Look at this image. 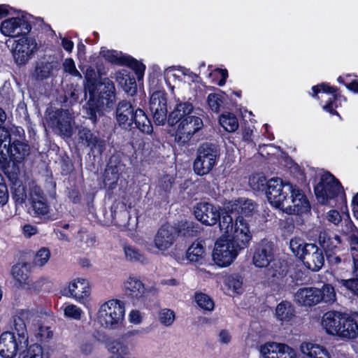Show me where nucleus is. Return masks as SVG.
<instances>
[{"mask_svg": "<svg viewBox=\"0 0 358 358\" xmlns=\"http://www.w3.org/2000/svg\"><path fill=\"white\" fill-rule=\"evenodd\" d=\"M25 158L19 161L10 160L4 168L0 163V168L7 176L10 182L11 197L16 207L27 205L29 202L28 213L33 217L49 219L50 206L43 191L34 182L22 181L18 178V172L10 171V164L18 171V164Z\"/></svg>", "mask_w": 358, "mask_h": 358, "instance_id": "obj_1", "label": "nucleus"}, {"mask_svg": "<svg viewBox=\"0 0 358 358\" xmlns=\"http://www.w3.org/2000/svg\"><path fill=\"white\" fill-rule=\"evenodd\" d=\"M255 208V203L248 199H238L223 207L205 201L196 203L194 215L201 224H248Z\"/></svg>", "mask_w": 358, "mask_h": 358, "instance_id": "obj_2", "label": "nucleus"}, {"mask_svg": "<svg viewBox=\"0 0 358 358\" xmlns=\"http://www.w3.org/2000/svg\"><path fill=\"white\" fill-rule=\"evenodd\" d=\"M85 92L89 94V100L86 103L87 117L93 124H96L98 117L103 115V106L112 108L115 101V87L114 83L108 78L100 79L86 78Z\"/></svg>", "mask_w": 358, "mask_h": 358, "instance_id": "obj_3", "label": "nucleus"}, {"mask_svg": "<svg viewBox=\"0 0 358 358\" xmlns=\"http://www.w3.org/2000/svg\"><path fill=\"white\" fill-rule=\"evenodd\" d=\"M6 120L5 111L0 108V124ZM29 145L25 141L24 129L0 125V163L3 168L10 160L19 161L29 155Z\"/></svg>", "mask_w": 358, "mask_h": 358, "instance_id": "obj_4", "label": "nucleus"}, {"mask_svg": "<svg viewBox=\"0 0 358 358\" xmlns=\"http://www.w3.org/2000/svg\"><path fill=\"white\" fill-rule=\"evenodd\" d=\"M193 110L194 106L190 101L178 100L173 110L169 115V124L174 125L180 122L176 135V140L178 143L182 145L187 143L192 136L203 127L201 118L190 115Z\"/></svg>", "mask_w": 358, "mask_h": 358, "instance_id": "obj_5", "label": "nucleus"}, {"mask_svg": "<svg viewBox=\"0 0 358 358\" xmlns=\"http://www.w3.org/2000/svg\"><path fill=\"white\" fill-rule=\"evenodd\" d=\"M252 262L256 267L265 268L264 279L269 284L278 283L287 273V266L274 259V245L264 239L256 248Z\"/></svg>", "mask_w": 358, "mask_h": 358, "instance_id": "obj_6", "label": "nucleus"}, {"mask_svg": "<svg viewBox=\"0 0 358 358\" xmlns=\"http://www.w3.org/2000/svg\"><path fill=\"white\" fill-rule=\"evenodd\" d=\"M116 120L123 129H131L133 124L141 131L150 134L152 131L151 121L145 111L127 100L120 101L115 110Z\"/></svg>", "mask_w": 358, "mask_h": 358, "instance_id": "obj_7", "label": "nucleus"}, {"mask_svg": "<svg viewBox=\"0 0 358 358\" xmlns=\"http://www.w3.org/2000/svg\"><path fill=\"white\" fill-rule=\"evenodd\" d=\"M322 326L328 334L345 338H355L358 336V324L350 316L338 311L326 313L322 320Z\"/></svg>", "mask_w": 358, "mask_h": 358, "instance_id": "obj_8", "label": "nucleus"}, {"mask_svg": "<svg viewBox=\"0 0 358 358\" xmlns=\"http://www.w3.org/2000/svg\"><path fill=\"white\" fill-rule=\"evenodd\" d=\"M314 193L318 202L322 205L338 197L342 202L347 203L346 194L342 184L329 171L321 176L319 182L314 187Z\"/></svg>", "mask_w": 358, "mask_h": 358, "instance_id": "obj_9", "label": "nucleus"}, {"mask_svg": "<svg viewBox=\"0 0 358 358\" xmlns=\"http://www.w3.org/2000/svg\"><path fill=\"white\" fill-rule=\"evenodd\" d=\"M220 157V148L213 143L205 142L199 145L193 162L194 172L200 176L209 173L216 166Z\"/></svg>", "mask_w": 358, "mask_h": 358, "instance_id": "obj_10", "label": "nucleus"}, {"mask_svg": "<svg viewBox=\"0 0 358 358\" xmlns=\"http://www.w3.org/2000/svg\"><path fill=\"white\" fill-rule=\"evenodd\" d=\"M124 316V308L117 299H111L102 303L96 314L98 323L103 328L115 329L122 322Z\"/></svg>", "mask_w": 358, "mask_h": 358, "instance_id": "obj_11", "label": "nucleus"}, {"mask_svg": "<svg viewBox=\"0 0 358 358\" xmlns=\"http://www.w3.org/2000/svg\"><path fill=\"white\" fill-rule=\"evenodd\" d=\"M45 120L48 127L59 136L71 138L73 134L74 117L68 109H47Z\"/></svg>", "mask_w": 358, "mask_h": 358, "instance_id": "obj_12", "label": "nucleus"}, {"mask_svg": "<svg viewBox=\"0 0 358 358\" xmlns=\"http://www.w3.org/2000/svg\"><path fill=\"white\" fill-rule=\"evenodd\" d=\"M20 16L12 17L1 22L0 32L9 37H20L22 36H28L31 31V19L34 17L24 11L17 10Z\"/></svg>", "mask_w": 358, "mask_h": 358, "instance_id": "obj_13", "label": "nucleus"}, {"mask_svg": "<svg viewBox=\"0 0 358 358\" xmlns=\"http://www.w3.org/2000/svg\"><path fill=\"white\" fill-rule=\"evenodd\" d=\"M100 55L111 64L129 67L136 74L138 82L143 80L146 66L132 56L115 50H106L105 48H101Z\"/></svg>", "mask_w": 358, "mask_h": 358, "instance_id": "obj_14", "label": "nucleus"}, {"mask_svg": "<svg viewBox=\"0 0 358 358\" xmlns=\"http://www.w3.org/2000/svg\"><path fill=\"white\" fill-rule=\"evenodd\" d=\"M240 251L234 243L222 235L215 243L213 260L216 265L227 267L236 259Z\"/></svg>", "mask_w": 358, "mask_h": 358, "instance_id": "obj_15", "label": "nucleus"}, {"mask_svg": "<svg viewBox=\"0 0 358 358\" xmlns=\"http://www.w3.org/2000/svg\"><path fill=\"white\" fill-rule=\"evenodd\" d=\"M291 189V182H283L279 178H273L266 182V197L272 206L278 208H282L284 202L287 201L289 192Z\"/></svg>", "mask_w": 358, "mask_h": 358, "instance_id": "obj_16", "label": "nucleus"}, {"mask_svg": "<svg viewBox=\"0 0 358 358\" xmlns=\"http://www.w3.org/2000/svg\"><path fill=\"white\" fill-rule=\"evenodd\" d=\"M220 230L224 231V235L230 240L240 250L249 245L252 238V234L248 225H219Z\"/></svg>", "mask_w": 358, "mask_h": 358, "instance_id": "obj_17", "label": "nucleus"}, {"mask_svg": "<svg viewBox=\"0 0 358 358\" xmlns=\"http://www.w3.org/2000/svg\"><path fill=\"white\" fill-rule=\"evenodd\" d=\"M149 108L157 125H164L168 120L167 94L164 91L154 92L150 98Z\"/></svg>", "mask_w": 358, "mask_h": 358, "instance_id": "obj_18", "label": "nucleus"}, {"mask_svg": "<svg viewBox=\"0 0 358 358\" xmlns=\"http://www.w3.org/2000/svg\"><path fill=\"white\" fill-rule=\"evenodd\" d=\"M124 167L118 157L113 155L109 158L103 173V183L108 191L113 192L117 187Z\"/></svg>", "mask_w": 358, "mask_h": 358, "instance_id": "obj_19", "label": "nucleus"}, {"mask_svg": "<svg viewBox=\"0 0 358 358\" xmlns=\"http://www.w3.org/2000/svg\"><path fill=\"white\" fill-rule=\"evenodd\" d=\"M175 225H162L155 235L153 243L161 252H164L172 247L176 240Z\"/></svg>", "mask_w": 358, "mask_h": 358, "instance_id": "obj_20", "label": "nucleus"}, {"mask_svg": "<svg viewBox=\"0 0 358 358\" xmlns=\"http://www.w3.org/2000/svg\"><path fill=\"white\" fill-rule=\"evenodd\" d=\"M126 294L136 306L144 305L145 288L143 283L136 277L129 276L124 282Z\"/></svg>", "mask_w": 358, "mask_h": 358, "instance_id": "obj_21", "label": "nucleus"}, {"mask_svg": "<svg viewBox=\"0 0 358 358\" xmlns=\"http://www.w3.org/2000/svg\"><path fill=\"white\" fill-rule=\"evenodd\" d=\"M25 346L13 333L7 331L0 336V355L3 358H13L17 351Z\"/></svg>", "mask_w": 358, "mask_h": 358, "instance_id": "obj_22", "label": "nucleus"}, {"mask_svg": "<svg viewBox=\"0 0 358 358\" xmlns=\"http://www.w3.org/2000/svg\"><path fill=\"white\" fill-rule=\"evenodd\" d=\"M35 317V313L29 310H22L14 317V330L17 334L19 339H20V342L24 343V345H27L28 344L27 324Z\"/></svg>", "mask_w": 358, "mask_h": 358, "instance_id": "obj_23", "label": "nucleus"}, {"mask_svg": "<svg viewBox=\"0 0 358 358\" xmlns=\"http://www.w3.org/2000/svg\"><path fill=\"white\" fill-rule=\"evenodd\" d=\"M143 80V79L138 82V79L135 78L134 73L126 69H120L115 73V81L118 86L130 96L136 94L137 83L140 84Z\"/></svg>", "mask_w": 358, "mask_h": 358, "instance_id": "obj_24", "label": "nucleus"}, {"mask_svg": "<svg viewBox=\"0 0 358 358\" xmlns=\"http://www.w3.org/2000/svg\"><path fill=\"white\" fill-rule=\"evenodd\" d=\"M305 249V255L301 259L306 266L313 271H319L324 263L322 252L315 244L308 245Z\"/></svg>", "mask_w": 358, "mask_h": 358, "instance_id": "obj_25", "label": "nucleus"}, {"mask_svg": "<svg viewBox=\"0 0 358 358\" xmlns=\"http://www.w3.org/2000/svg\"><path fill=\"white\" fill-rule=\"evenodd\" d=\"M295 301L301 306H313L321 302L320 289L315 287L300 288L294 294Z\"/></svg>", "mask_w": 358, "mask_h": 358, "instance_id": "obj_26", "label": "nucleus"}, {"mask_svg": "<svg viewBox=\"0 0 358 358\" xmlns=\"http://www.w3.org/2000/svg\"><path fill=\"white\" fill-rule=\"evenodd\" d=\"M90 294V287L87 280L83 278H77L69 283L68 294L76 301H80L86 299Z\"/></svg>", "mask_w": 358, "mask_h": 358, "instance_id": "obj_27", "label": "nucleus"}, {"mask_svg": "<svg viewBox=\"0 0 358 358\" xmlns=\"http://www.w3.org/2000/svg\"><path fill=\"white\" fill-rule=\"evenodd\" d=\"M31 265L27 262H20L13 266L11 268V275L13 278L19 283L20 286L25 288L30 280Z\"/></svg>", "mask_w": 358, "mask_h": 358, "instance_id": "obj_28", "label": "nucleus"}, {"mask_svg": "<svg viewBox=\"0 0 358 358\" xmlns=\"http://www.w3.org/2000/svg\"><path fill=\"white\" fill-rule=\"evenodd\" d=\"M209 90H213L215 92L210 93L208 95L206 99L207 105L212 112L219 113L226 99L228 98V95L219 88L210 87Z\"/></svg>", "mask_w": 358, "mask_h": 358, "instance_id": "obj_29", "label": "nucleus"}, {"mask_svg": "<svg viewBox=\"0 0 358 358\" xmlns=\"http://www.w3.org/2000/svg\"><path fill=\"white\" fill-rule=\"evenodd\" d=\"M300 350L309 358H331L327 350L318 344L304 342L301 344Z\"/></svg>", "mask_w": 358, "mask_h": 358, "instance_id": "obj_30", "label": "nucleus"}, {"mask_svg": "<svg viewBox=\"0 0 358 358\" xmlns=\"http://www.w3.org/2000/svg\"><path fill=\"white\" fill-rule=\"evenodd\" d=\"M290 199L294 208H297V211H302V208L306 210L310 208L309 201L303 191L296 185L292 184V189L289 192L287 200Z\"/></svg>", "mask_w": 358, "mask_h": 358, "instance_id": "obj_31", "label": "nucleus"}, {"mask_svg": "<svg viewBox=\"0 0 358 358\" xmlns=\"http://www.w3.org/2000/svg\"><path fill=\"white\" fill-rule=\"evenodd\" d=\"M346 101L347 98L341 94V91H337L336 93L332 94V97L328 99L326 103L322 106V109L331 115H336L341 119V116L336 109L341 107L342 101Z\"/></svg>", "mask_w": 358, "mask_h": 358, "instance_id": "obj_32", "label": "nucleus"}, {"mask_svg": "<svg viewBox=\"0 0 358 358\" xmlns=\"http://www.w3.org/2000/svg\"><path fill=\"white\" fill-rule=\"evenodd\" d=\"M206 256L205 244L201 241L194 242L187 249V259L192 262H199Z\"/></svg>", "mask_w": 358, "mask_h": 358, "instance_id": "obj_33", "label": "nucleus"}, {"mask_svg": "<svg viewBox=\"0 0 358 358\" xmlns=\"http://www.w3.org/2000/svg\"><path fill=\"white\" fill-rule=\"evenodd\" d=\"M319 243L326 251V254L332 253L336 249L338 244L341 243V239L338 236H331L326 231H322L319 236Z\"/></svg>", "mask_w": 358, "mask_h": 358, "instance_id": "obj_34", "label": "nucleus"}, {"mask_svg": "<svg viewBox=\"0 0 358 358\" xmlns=\"http://www.w3.org/2000/svg\"><path fill=\"white\" fill-rule=\"evenodd\" d=\"M176 238L183 240L196 237L201 234L202 229L199 225H175Z\"/></svg>", "mask_w": 358, "mask_h": 358, "instance_id": "obj_35", "label": "nucleus"}, {"mask_svg": "<svg viewBox=\"0 0 358 358\" xmlns=\"http://www.w3.org/2000/svg\"><path fill=\"white\" fill-rule=\"evenodd\" d=\"M275 315L282 322H289L294 317V308L289 302H281L276 307Z\"/></svg>", "mask_w": 358, "mask_h": 358, "instance_id": "obj_36", "label": "nucleus"}, {"mask_svg": "<svg viewBox=\"0 0 358 358\" xmlns=\"http://www.w3.org/2000/svg\"><path fill=\"white\" fill-rule=\"evenodd\" d=\"M106 141L100 137L98 132L87 148L90 149V152L94 157H101L106 149Z\"/></svg>", "mask_w": 358, "mask_h": 358, "instance_id": "obj_37", "label": "nucleus"}, {"mask_svg": "<svg viewBox=\"0 0 358 358\" xmlns=\"http://www.w3.org/2000/svg\"><path fill=\"white\" fill-rule=\"evenodd\" d=\"M285 344L275 342L266 343L260 348V352L264 358H279L280 350Z\"/></svg>", "mask_w": 358, "mask_h": 358, "instance_id": "obj_38", "label": "nucleus"}, {"mask_svg": "<svg viewBox=\"0 0 358 358\" xmlns=\"http://www.w3.org/2000/svg\"><path fill=\"white\" fill-rule=\"evenodd\" d=\"M219 121L221 126L228 132H234L239 126L238 118L232 113L221 115Z\"/></svg>", "mask_w": 358, "mask_h": 358, "instance_id": "obj_39", "label": "nucleus"}, {"mask_svg": "<svg viewBox=\"0 0 358 358\" xmlns=\"http://www.w3.org/2000/svg\"><path fill=\"white\" fill-rule=\"evenodd\" d=\"M78 143L87 147L99 131H92L90 128L80 125L76 127Z\"/></svg>", "mask_w": 358, "mask_h": 358, "instance_id": "obj_40", "label": "nucleus"}, {"mask_svg": "<svg viewBox=\"0 0 358 358\" xmlns=\"http://www.w3.org/2000/svg\"><path fill=\"white\" fill-rule=\"evenodd\" d=\"M76 238L77 239L78 245L83 249L92 248L96 243L94 234L84 230L79 231Z\"/></svg>", "mask_w": 358, "mask_h": 358, "instance_id": "obj_41", "label": "nucleus"}, {"mask_svg": "<svg viewBox=\"0 0 358 358\" xmlns=\"http://www.w3.org/2000/svg\"><path fill=\"white\" fill-rule=\"evenodd\" d=\"M15 48H20V50L33 54L37 49V44L35 39L28 37V36H22L16 41Z\"/></svg>", "mask_w": 358, "mask_h": 358, "instance_id": "obj_42", "label": "nucleus"}, {"mask_svg": "<svg viewBox=\"0 0 358 358\" xmlns=\"http://www.w3.org/2000/svg\"><path fill=\"white\" fill-rule=\"evenodd\" d=\"M50 251L47 248H41L36 252L32 264L34 266L41 268L44 266L50 260Z\"/></svg>", "mask_w": 358, "mask_h": 358, "instance_id": "obj_43", "label": "nucleus"}, {"mask_svg": "<svg viewBox=\"0 0 358 358\" xmlns=\"http://www.w3.org/2000/svg\"><path fill=\"white\" fill-rule=\"evenodd\" d=\"M125 258L130 262L145 263L147 259L145 255L141 253L137 249L130 245L124 247Z\"/></svg>", "mask_w": 358, "mask_h": 358, "instance_id": "obj_44", "label": "nucleus"}, {"mask_svg": "<svg viewBox=\"0 0 358 358\" xmlns=\"http://www.w3.org/2000/svg\"><path fill=\"white\" fill-rule=\"evenodd\" d=\"M337 91H339L338 87L331 86L329 83H321L312 87V93H310V94L314 99H319L318 94L320 92L333 94L336 93Z\"/></svg>", "mask_w": 358, "mask_h": 358, "instance_id": "obj_45", "label": "nucleus"}, {"mask_svg": "<svg viewBox=\"0 0 358 358\" xmlns=\"http://www.w3.org/2000/svg\"><path fill=\"white\" fill-rule=\"evenodd\" d=\"M308 245H312L311 243H305L303 241L299 238H293L290 241L289 248L292 252L296 257H299L301 259H303L305 255V249L308 248Z\"/></svg>", "mask_w": 358, "mask_h": 358, "instance_id": "obj_46", "label": "nucleus"}, {"mask_svg": "<svg viewBox=\"0 0 358 358\" xmlns=\"http://www.w3.org/2000/svg\"><path fill=\"white\" fill-rule=\"evenodd\" d=\"M194 298L197 305L203 310L212 311L214 309V302L207 294L203 293H196Z\"/></svg>", "mask_w": 358, "mask_h": 358, "instance_id": "obj_47", "label": "nucleus"}, {"mask_svg": "<svg viewBox=\"0 0 358 358\" xmlns=\"http://www.w3.org/2000/svg\"><path fill=\"white\" fill-rule=\"evenodd\" d=\"M175 313L169 308H162L159 311L158 320L165 327H170L175 321Z\"/></svg>", "mask_w": 358, "mask_h": 358, "instance_id": "obj_48", "label": "nucleus"}, {"mask_svg": "<svg viewBox=\"0 0 358 358\" xmlns=\"http://www.w3.org/2000/svg\"><path fill=\"white\" fill-rule=\"evenodd\" d=\"M352 245V257L353 259L352 273L358 278V236L352 235L350 236Z\"/></svg>", "mask_w": 358, "mask_h": 358, "instance_id": "obj_49", "label": "nucleus"}, {"mask_svg": "<svg viewBox=\"0 0 358 358\" xmlns=\"http://www.w3.org/2000/svg\"><path fill=\"white\" fill-rule=\"evenodd\" d=\"M51 68L48 63H41L36 66L34 72V76L36 80L43 81L50 76Z\"/></svg>", "mask_w": 358, "mask_h": 358, "instance_id": "obj_50", "label": "nucleus"}, {"mask_svg": "<svg viewBox=\"0 0 358 358\" xmlns=\"http://www.w3.org/2000/svg\"><path fill=\"white\" fill-rule=\"evenodd\" d=\"M64 313L66 317L79 320L83 315V310L74 304H66L64 308Z\"/></svg>", "mask_w": 358, "mask_h": 358, "instance_id": "obj_51", "label": "nucleus"}, {"mask_svg": "<svg viewBox=\"0 0 358 358\" xmlns=\"http://www.w3.org/2000/svg\"><path fill=\"white\" fill-rule=\"evenodd\" d=\"M321 301L325 303H333L336 301V292L333 286L326 284L320 289Z\"/></svg>", "mask_w": 358, "mask_h": 358, "instance_id": "obj_52", "label": "nucleus"}, {"mask_svg": "<svg viewBox=\"0 0 358 358\" xmlns=\"http://www.w3.org/2000/svg\"><path fill=\"white\" fill-rule=\"evenodd\" d=\"M13 55L17 65H24L29 61L31 54L28 53L27 51L25 52L24 50H20V48H14Z\"/></svg>", "mask_w": 358, "mask_h": 358, "instance_id": "obj_53", "label": "nucleus"}, {"mask_svg": "<svg viewBox=\"0 0 358 358\" xmlns=\"http://www.w3.org/2000/svg\"><path fill=\"white\" fill-rule=\"evenodd\" d=\"M23 358H43L41 346L37 344L31 345L24 352Z\"/></svg>", "mask_w": 358, "mask_h": 358, "instance_id": "obj_54", "label": "nucleus"}, {"mask_svg": "<svg viewBox=\"0 0 358 358\" xmlns=\"http://www.w3.org/2000/svg\"><path fill=\"white\" fill-rule=\"evenodd\" d=\"M175 182V178L169 175H164L159 181V186L165 192H170Z\"/></svg>", "mask_w": 358, "mask_h": 358, "instance_id": "obj_55", "label": "nucleus"}, {"mask_svg": "<svg viewBox=\"0 0 358 358\" xmlns=\"http://www.w3.org/2000/svg\"><path fill=\"white\" fill-rule=\"evenodd\" d=\"M9 198L8 189L5 179L0 173V205L6 204Z\"/></svg>", "mask_w": 358, "mask_h": 358, "instance_id": "obj_56", "label": "nucleus"}, {"mask_svg": "<svg viewBox=\"0 0 358 358\" xmlns=\"http://www.w3.org/2000/svg\"><path fill=\"white\" fill-rule=\"evenodd\" d=\"M243 280L238 276H231L227 280V285L234 292L239 294L242 292Z\"/></svg>", "mask_w": 358, "mask_h": 358, "instance_id": "obj_57", "label": "nucleus"}, {"mask_svg": "<svg viewBox=\"0 0 358 358\" xmlns=\"http://www.w3.org/2000/svg\"><path fill=\"white\" fill-rule=\"evenodd\" d=\"M339 282L341 285L350 290L355 295L358 296V278H352L349 280H340Z\"/></svg>", "mask_w": 358, "mask_h": 358, "instance_id": "obj_58", "label": "nucleus"}, {"mask_svg": "<svg viewBox=\"0 0 358 358\" xmlns=\"http://www.w3.org/2000/svg\"><path fill=\"white\" fill-rule=\"evenodd\" d=\"M267 181L268 180H266V178L264 176L258 177L257 178L253 177L252 179H250L251 186L254 189L257 191L266 190Z\"/></svg>", "mask_w": 358, "mask_h": 358, "instance_id": "obj_59", "label": "nucleus"}, {"mask_svg": "<svg viewBox=\"0 0 358 358\" xmlns=\"http://www.w3.org/2000/svg\"><path fill=\"white\" fill-rule=\"evenodd\" d=\"M48 282V280L45 278H41L34 282H32L30 279L29 284L27 285L24 289H27L35 292H38L42 289V287Z\"/></svg>", "mask_w": 358, "mask_h": 358, "instance_id": "obj_60", "label": "nucleus"}, {"mask_svg": "<svg viewBox=\"0 0 358 358\" xmlns=\"http://www.w3.org/2000/svg\"><path fill=\"white\" fill-rule=\"evenodd\" d=\"M68 197L74 204H78L81 201V194L78 187L76 185L68 189Z\"/></svg>", "mask_w": 358, "mask_h": 358, "instance_id": "obj_61", "label": "nucleus"}, {"mask_svg": "<svg viewBox=\"0 0 358 358\" xmlns=\"http://www.w3.org/2000/svg\"><path fill=\"white\" fill-rule=\"evenodd\" d=\"M63 66L65 72L75 76L80 75L79 71L76 69V64L73 59H66L63 64Z\"/></svg>", "mask_w": 358, "mask_h": 358, "instance_id": "obj_62", "label": "nucleus"}, {"mask_svg": "<svg viewBox=\"0 0 358 358\" xmlns=\"http://www.w3.org/2000/svg\"><path fill=\"white\" fill-rule=\"evenodd\" d=\"M122 230L127 233V236H130L135 241H138L141 238V236L137 230V225H124V229Z\"/></svg>", "mask_w": 358, "mask_h": 358, "instance_id": "obj_63", "label": "nucleus"}, {"mask_svg": "<svg viewBox=\"0 0 358 358\" xmlns=\"http://www.w3.org/2000/svg\"><path fill=\"white\" fill-rule=\"evenodd\" d=\"M279 358H296V354L294 349L285 344L282 350H280Z\"/></svg>", "mask_w": 358, "mask_h": 358, "instance_id": "obj_64", "label": "nucleus"}]
</instances>
